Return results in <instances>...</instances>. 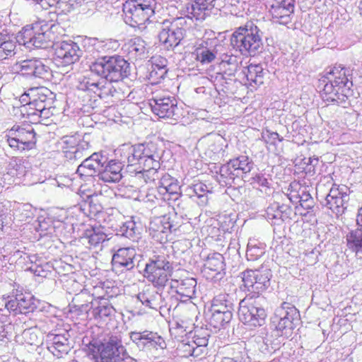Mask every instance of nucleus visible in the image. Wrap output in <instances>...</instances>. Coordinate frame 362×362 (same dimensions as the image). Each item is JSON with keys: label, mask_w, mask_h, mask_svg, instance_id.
<instances>
[{"label": "nucleus", "mask_w": 362, "mask_h": 362, "mask_svg": "<svg viewBox=\"0 0 362 362\" xmlns=\"http://www.w3.org/2000/svg\"><path fill=\"white\" fill-rule=\"evenodd\" d=\"M323 86L322 99L329 103L346 107L353 85L350 71L341 65L329 68L320 79Z\"/></svg>", "instance_id": "nucleus-1"}, {"label": "nucleus", "mask_w": 362, "mask_h": 362, "mask_svg": "<svg viewBox=\"0 0 362 362\" xmlns=\"http://www.w3.org/2000/svg\"><path fill=\"white\" fill-rule=\"evenodd\" d=\"M86 346L88 356L95 362H119L127 355L121 337L117 334L93 339Z\"/></svg>", "instance_id": "nucleus-2"}, {"label": "nucleus", "mask_w": 362, "mask_h": 362, "mask_svg": "<svg viewBox=\"0 0 362 362\" xmlns=\"http://www.w3.org/2000/svg\"><path fill=\"white\" fill-rule=\"evenodd\" d=\"M262 32L252 21L236 29L230 37V45L243 55L255 56L262 49Z\"/></svg>", "instance_id": "nucleus-3"}, {"label": "nucleus", "mask_w": 362, "mask_h": 362, "mask_svg": "<svg viewBox=\"0 0 362 362\" xmlns=\"http://www.w3.org/2000/svg\"><path fill=\"white\" fill-rule=\"evenodd\" d=\"M92 73L111 82H119L130 74L129 63L119 55L98 58L90 65Z\"/></svg>", "instance_id": "nucleus-4"}, {"label": "nucleus", "mask_w": 362, "mask_h": 362, "mask_svg": "<svg viewBox=\"0 0 362 362\" xmlns=\"http://www.w3.org/2000/svg\"><path fill=\"white\" fill-rule=\"evenodd\" d=\"M42 87H33L24 91V122L37 124L40 117L48 118L52 115L49 108H47L46 95Z\"/></svg>", "instance_id": "nucleus-5"}, {"label": "nucleus", "mask_w": 362, "mask_h": 362, "mask_svg": "<svg viewBox=\"0 0 362 362\" xmlns=\"http://www.w3.org/2000/svg\"><path fill=\"white\" fill-rule=\"evenodd\" d=\"M173 271L171 257L162 253L153 255L146 264L144 276L155 287L163 288L172 276Z\"/></svg>", "instance_id": "nucleus-6"}, {"label": "nucleus", "mask_w": 362, "mask_h": 362, "mask_svg": "<svg viewBox=\"0 0 362 362\" xmlns=\"http://www.w3.org/2000/svg\"><path fill=\"white\" fill-rule=\"evenodd\" d=\"M155 0H128L123 4L124 22L134 28H145L154 15Z\"/></svg>", "instance_id": "nucleus-7"}, {"label": "nucleus", "mask_w": 362, "mask_h": 362, "mask_svg": "<svg viewBox=\"0 0 362 362\" xmlns=\"http://www.w3.org/2000/svg\"><path fill=\"white\" fill-rule=\"evenodd\" d=\"M262 298L247 296L239 303L240 320L250 328L261 327L265 323L266 311L261 305Z\"/></svg>", "instance_id": "nucleus-8"}, {"label": "nucleus", "mask_w": 362, "mask_h": 362, "mask_svg": "<svg viewBox=\"0 0 362 362\" xmlns=\"http://www.w3.org/2000/svg\"><path fill=\"white\" fill-rule=\"evenodd\" d=\"M254 168L252 160L247 156H240L230 160L220 168V177L226 185L231 186L236 178L242 177L249 173Z\"/></svg>", "instance_id": "nucleus-9"}, {"label": "nucleus", "mask_w": 362, "mask_h": 362, "mask_svg": "<svg viewBox=\"0 0 362 362\" xmlns=\"http://www.w3.org/2000/svg\"><path fill=\"white\" fill-rule=\"evenodd\" d=\"M241 274L244 291L250 292L249 295L254 298L259 297V293L270 286L272 272L269 269H247Z\"/></svg>", "instance_id": "nucleus-10"}, {"label": "nucleus", "mask_w": 362, "mask_h": 362, "mask_svg": "<svg viewBox=\"0 0 362 362\" xmlns=\"http://www.w3.org/2000/svg\"><path fill=\"white\" fill-rule=\"evenodd\" d=\"M300 320L298 310L289 303L284 302L280 307L276 309L273 317V323L276 324V329L281 332V336L288 337L296 324Z\"/></svg>", "instance_id": "nucleus-11"}, {"label": "nucleus", "mask_w": 362, "mask_h": 362, "mask_svg": "<svg viewBox=\"0 0 362 362\" xmlns=\"http://www.w3.org/2000/svg\"><path fill=\"white\" fill-rule=\"evenodd\" d=\"M350 192V189L346 185H333L325 198L323 205L339 217L347 209Z\"/></svg>", "instance_id": "nucleus-12"}, {"label": "nucleus", "mask_w": 362, "mask_h": 362, "mask_svg": "<svg viewBox=\"0 0 362 362\" xmlns=\"http://www.w3.org/2000/svg\"><path fill=\"white\" fill-rule=\"evenodd\" d=\"M129 335L130 340L140 351L163 350L167 346L165 339L158 332L145 329L132 331Z\"/></svg>", "instance_id": "nucleus-13"}, {"label": "nucleus", "mask_w": 362, "mask_h": 362, "mask_svg": "<svg viewBox=\"0 0 362 362\" xmlns=\"http://www.w3.org/2000/svg\"><path fill=\"white\" fill-rule=\"evenodd\" d=\"M149 105L153 112L160 118H169L177 121L182 115L176 99L172 96L156 95L149 100Z\"/></svg>", "instance_id": "nucleus-14"}, {"label": "nucleus", "mask_w": 362, "mask_h": 362, "mask_svg": "<svg viewBox=\"0 0 362 362\" xmlns=\"http://www.w3.org/2000/svg\"><path fill=\"white\" fill-rule=\"evenodd\" d=\"M47 26L43 21L24 26V48H45L47 47L46 32Z\"/></svg>", "instance_id": "nucleus-15"}, {"label": "nucleus", "mask_w": 362, "mask_h": 362, "mask_svg": "<svg viewBox=\"0 0 362 362\" xmlns=\"http://www.w3.org/2000/svg\"><path fill=\"white\" fill-rule=\"evenodd\" d=\"M182 18H177L168 25L165 23L158 35L159 40L167 49L177 47L182 40L185 35V30L180 28Z\"/></svg>", "instance_id": "nucleus-16"}, {"label": "nucleus", "mask_w": 362, "mask_h": 362, "mask_svg": "<svg viewBox=\"0 0 362 362\" xmlns=\"http://www.w3.org/2000/svg\"><path fill=\"white\" fill-rule=\"evenodd\" d=\"M54 54L61 63L68 66L79 60L82 50L77 43L69 40L57 42L54 45Z\"/></svg>", "instance_id": "nucleus-17"}, {"label": "nucleus", "mask_w": 362, "mask_h": 362, "mask_svg": "<svg viewBox=\"0 0 362 362\" xmlns=\"http://www.w3.org/2000/svg\"><path fill=\"white\" fill-rule=\"evenodd\" d=\"M107 158L101 152H95L86 157L78 166L76 173L83 176H93L98 174V177L103 167L106 164Z\"/></svg>", "instance_id": "nucleus-18"}, {"label": "nucleus", "mask_w": 362, "mask_h": 362, "mask_svg": "<svg viewBox=\"0 0 362 362\" xmlns=\"http://www.w3.org/2000/svg\"><path fill=\"white\" fill-rule=\"evenodd\" d=\"M220 0H194L186 6L187 16L191 19L203 21L210 16L214 8L221 6Z\"/></svg>", "instance_id": "nucleus-19"}, {"label": "nucleus", "mask_w": 362, "mask_h": 362, "mask_svg": "<svg viewBox=\"0 0 362 362\" xmlns=\"http://www.w3.org/2000/svg\"><path fill=\"white\" fill-rule=\"evenodd\" d=\"M197 284L194 278L171 279L170 287L172 291L176 293L177 299L186 302L195 297Z\"/></svg>", "instance_id": "nucleus-20"}, {"label": "nucleus", "mask_w": 362, "mask_h": 362, "mask_svg": "<svg viewBox=\"0 0 362 362\" xmlns=\"http://www.w3.org/2000/svg\"><path fill=\"white\" fill-rule=\"evenodd\" d=\"M136 250L134 247H122L118 249L112 256L114 269L121 272L132 270L136 265Z\"/></svg>", "instance_id": "nucleus-21"}, {"label": "nucleus", "mask_w": 362, "mask_h": 362, "mask_svg": "<svg viewBox=\"0 0 362 362\" xmlns=\"http://www.w3.org/2000/svg\"><path fill=\"white\" fill-rule=\"evenodd\" d=\"M293 214V209L286 204H280L274 202L266 209V218L272 224L281 225L284 222H289Z\"/></svg>", "instance_id": "nucleus-22"}, {"label": "nucleus", "mask_w": 362, "mask_h": 362, "mask_svg": "<svg viewBox=\"0 0 362 362\" xmlns=\"http://www.w3.org/2000/svg\"><path fill=\"white\" fill-rule=\"evenodd\" d=\"M173 225L170 221L169 216H161L154 218L150 223L149 231L153 239L160 243L168 241V235L170 234Z\"/></svg>", "instance_id": "nucleus-23"}, {"label": "nucleus", "mask_w": 362, "mask_h": 362, "mask_svg": "<svg viewBox=\"0 0 362 362\" xmlns=\"http://www.w3.org/2000/svg\"><path fill=\"white\" fill-rule=\"evenodd\" d=\"M112 82L108 81H95L90 78H85L80 85V88L84 90H88L94 93L100 98L106 96H114L117 93L116 88L112 84Z\"/></svg>", "instance_id": "nucleus-24"}, {"label": "nucleus", "mask_w": 362, "mask_h": 362, "mask_svg": "<svg viewBox=\"0 0 362 362\" xmlns=\"http://www.w3.org/2000/svg\"><path fill=\"white\" fill-rule=\"evenodd\" d=\"M51 266L42 261L36 255L24 257V272L27 275L46 278L51 273Z\"/></svg>", "instance_id": "nucleus-25"}, {"label": "nucleus", "mask_w": 362, "mask_h": 362, "mask_svg": "<svg viewBox=\"0 0 362 362\" xmlns=\"http://www.w3.org/2000/svg\"><path fill=\"white\" fill-rule=\"evenodd\" d=\"M136 298L146 308L158 310L163 305V298L155 288L149 286L136 295Z\"/></svg>", "instance_id": "nucleus-26"}, {"label": "nucleus", "mask_w": 362, "mask_h": 362, "mask_svg": "<svg viewBox=\"0 0 362 362\" xmlns=\"http://www.w3.org/2000/svg\"><path fill=\"white\" fill-rule=\"evenodd\" d=\"M47 348L54 356L60 358L70 350L69 339L65 334L50 333L47 336Z\"/></svg>", "instance_id": "nucleus-27"}, {"label": "nucleus", "mask_w": 362, "mask_h": 362, "mask_svg": "<svg viewBox=\"0 0 362 362\" xmlns=\"http://www.w3.org/2000/svg\"><path fill=\"white\" fill-rule=\"evenodd\" d=\"M122 164L121 162L111 160L107 161L100 173L99 179L105 182H117L122 177Z\"/></svg>", "instance_id": "nucleus-28"}, {"label": "nucleus", "mask_w": 362, "mask_h": 362, "mask_svg": "<svg viewBox=\"0 0 362 362\" xmlns=\"http://www.w3.org/2000/svg\"><path fill=\"white\" fill-rule=\"evenodd\" d=\"M121 152V156L122 162H127L128 165L134 166L137 165L136 170L142 169L141 163V153L139 144L134 146H130L129 144H124L119 149Z\"/></svg>", "instance_id": "nucleus-29"}, {"label": "nucleus", "mask_w": 362, "mask_h": 362, "mask_svg": "<svg viewBox=\"0 0 362 362\" xmlns=\"http://www.w3.org/2000/svg\"><path fill=\"white\" fill-rule=\"evenodd\" d=\"M49 72V67L36 57L24 59V77L45 78L48 76Z\"/></svg>", "instance_id": "nucleus-30"}, {"label": "nucleus", "mask_w": 362, "mask_h": 362, "mask_svg": "<svg viewBox=\"0 0 362 362\" xmlns=\"http://www.w3.org/2000/svg\"><path fill=\"white\" fill-rule=\"evenodd\" d=\"M221 48V45H217L214 48L200 45L195 49L193 54L195 56L196 60L202 64H208L216 59Z\"/></svg>", "instance_id": "nucleus-31"}, {"label": "nucleus", "mask_w": 362, "mask_h": 362, "mask_svg": "<svg viewBox=\"0 0 362 362\" xmlns=\"http://www.w3.org/2000/svg\"><path fill=\"white\" fill-rule=\"evenodd\" d=\"M185 192L190 197H197L199 199V204L204 206L208 202L207 194L211 192L210 187L203 182H197L188 186Z\"/></svg>", "instance_id": "nucleus-32"}, {"label": "nucleus", "mask_w": 362, "mask_h": 362, "mask_svg": "<svg viewBox=\"0 0 362 362\" xmlns=\"http://www.w3.org/2000/svg\"><path fill=\"white\" fill-rule=\"evenodd\" d=\"M107 239V235L100 229L93 228L86 230L81 238V242L87 247H97Z\"/></svg>", "instance_id": "nucleus-33"}, {"label": "nucleus", "mask_w": 362, "mask_h": 362, "mask_svg": "<svg viewBox=\"0 0 362 362\" xmlns=\"http://www.w3.org/2000/svg\"><path fill=\"white\" fill-rule=\"evenodd\" d=\"M250 86L255 87L263 83V68L260 64H250L243 71Z\"/></svg>", "instance_id": "nucleus-34"}, {"label": "nucleus", "mask_w": 362, "mask_h": 362, "mask_svg": "<svg viewBox=\"0 0 362 362\" xmlns=\"http://www.w3.org/2000/svg\"><path fill=\"white\" fill-rule=\"evenodd\" d=\"M16 44L6 32L0 33V60L6 59L16 54Z\"/></svg>", "instance_id": "nucleus-35"}, {"label": "nucleus", "mask_w": 362, "mask_h": 362, "mask_svg": "<svg viewBox=\"0 0 362 362\" xmlns=\"http://www.w3.org/2000/svg\"><path fill=\"white\" fill-rule=\"evenodd\" d=\"M145 41L141 37H134L132 39L128 44V54L130 58L143 59L146 55V47Z\"/></svg>", "instance_id": "nucleus-36"}, {"label": "nucleus", "mask_w": 362, "mask_h": 362, "mask_svg": "<svg viewBox=\"0 0 362 362\" xmlns=\"http://www.w3.org/2000/svg\"><path fill=\"white\" fill-rule=\"evenodd\" d=\"M248 182L254 188L259 189L265 196H269L273 193L272 183L264 174L257 173L251 177Z\"/></svg>", "instance_id": "nucleus-37"}, {"label": "nucleus", "mask_w": 362, "mask_h": 362, "mask_svg": "<svg viewBox=\"0 0 362 362\" xmlns=\"http://www.w3.org/2000/svg\"><path fill=\"white\" fill-rule=\"evenodd\" d=\"M211 315L209 318V325L215 329H221L226 328V326L230 322L233 317V313H224L218 310H211Z\"/></svg>", "instance_id": "nucleus-38"}, {"label": "nucleus", "mask_w": 362, "mask_h": 362, "mask_svg": "<svg viewBox=\"0 0 362 362\" xmlns=\"http://www.w3.org/2000/svg\"><path fill=\"white\" fill-rule=\"evenodd\" d=\"M117 233L122 236L135 240L139 238L140 228L137 226L134 218L132 217L129 220L126 221L119 226Z\"/></svg>", "instance_id": "nucleus-39"}, {"label": "nucleus", "mask_w": 362, "mask_h": 362, "mask_svg": "<svg viewBox=\"0 0 362 362\" xmlns=\"http://www.w3.org/2000/svg\"><path fill=\"white\" fill-rule=\"evenodd\" d=\"M224 258L218 252L209 255L204 263L205 269H209L218 274L224 270Z\"/></svg>", "instance_id": "nucleus-40"}, {"label": "nucleus", "mask_w": 362, "mask_h": 362, "mask_svg": "<svg viewBox=\"0 0 362 362\" xmlns=\"http://www.w3.org/2000/svg\"><path fill=\"white\" fill-rule=\"evenodd\" d=\"M272 18L276 23L287 25L291 22V15L293 13L291 7L288 8H273L270 9Z\"/></svg>", "instance_id": "nucleus-41"}, {"label": "nucleus", "mask_w": 362, "mask_h": 362, "mask_svg": "<svg viewBox=\"0 0 362 362\" xmlns=\"http://www.w3.org/2000/svg\"><path fill=\"white\" fill-rule=\"evenodd\" d=\"M348 247L355 253L362 252V229L356 228L346 235Z\"/></svg>", "instance_id": "nucleus-42"}, {"label": "nucleus", "mask_w": 362, "mask_h": 362, "mask_svg": "<svg viewBox=\"0 0 362 362\" xmlns=\"http://www.w3.org/2000/svg\"><path fill=\"white\" fill-rule=\"evenodd\" d=\"M39 304L40 300L30 293H24V317H27L29 313H31V316L28 318L32 320L36 315L35 313L40 311Z\"/></svg>", "instance_id": "nucleus-43"}, {"label": "nucleus", "mask_w": 362, "mask_h": 362, "mask_svg": "<svg viewBox=\"0 0 362 362\" xmlns=\"http://www.w3.org/2000/svg\"><path fill=\"white\" fill-rule=\"evenodd\" d=\"M181 189L177 180H175L171 185L167 188H161L160 193L158 196L160 197V199L164 201H176L180 197Z\"/></svg>", "instance_id": "nucleus-44"}, {"label": "nucleus", "mask_w": 362, "mask_h": 362, "mask_svg": "<svg viewBox=\"0 0 362 362\" xmlns=\"http://www.w3.org/2000/svg\"><path fill=\"white\" fill-rule=\"evenodd\" d=\"M90 144L88 142L83 141L77 146L73 151H68L66 158L70 160H78L90 156Z\"/></svg>", "instance_id": "nucleus-45"}, {"label": "nucleus", "mask_w": 362, "mask_h": 362, "mask_svg": "<svg viewBox=\"0 0 362 362\" xmlns=\"http://www.w3.org/2000/svg\"><path fill=\"white\" fill-rule=\"evenodd\" d=\"M115 313V308L107 302L106 299L102 298L98 305L93 309L92 314L95 318L103 319L109 317Z\"/></svg>", "instance_id": "nucleus-46"}, {"label": "nucleus", "mask_w": 362, "mask_h": 362, "mask_svg": "<svg viewBox=\"0 0 362 362\" xmlns=\"http://www.w3.org/2000/svg\"><path fill=\"white\" fill-rule=\"evenodd\" d=\"M233 349L234 351L233 357H224L221 362H248L249 357L244 344H234Z\"/></svg>", "instance_id": "nucleus-47"}, {"label": "nucleus", "mask_w": 362, "mask_h": 362, "mask_svg": "<svg viewBox=\"0 0 362 362\" xmlns=\"http://www.w3.org/2000/svg\"><path fill=\"white\" fill-rule=\"evenodd\" d=\"M218 54L220 59L221 60V64L223 66L224 64L230 66V68L228 69V75L234 76L238 66V59L237 57L228 52L221 53L218 52Z\"/></svg>", "instance_id": "nucleus-48"}, {"label": "nucleus", "mask_w": 362, "mask_h": 362, "mask_svg": "<svg viewBox=\"0 0 362 362\" xmlns=\"http://www.w3.org/2000/svg\"><path fill=\"white\" fill-rule=\"evenodd\" d=\"M24 122V151L25 149L32 150L36 145V134L33 126L25 124Z\"/></svg>", "instance_id": "nucleus-49"}, {"label": "nucleus", "mask_w": 362, "mask_h": 362, "mask_svg": "<svg viewBox=\"0 0 362 362\" xmlns=\"http://www.w3.org/2000/svg\"><path fill=\"white\" fill-rule=\"evenodd\" d=\"M161 155L162 151H159L151 155L144 156V158H141L142 163V169H146V168L159 169Z\"/></svg>", "instance_id": "nucleus-50"}, {"label": "nucleus", "mask_w": 362, "mask_h": 362, "mask_svg": "<svg viewBox=\"0 0 362 362\" xmlns=\"http://www.w3.org/2000/svg\"><path fill=\"white\" fill-rule=\"evenodd\" d=\"M46 223H42L38 218L34 220L33 222L28 221L27 231H29L30 233L35 232L34 238H39L46 234Z\"/></svg>", "instance_id": "nucleus-51"}, {"label": "nucleus", "mask_w": 362, "mask_h": 362, "mask_svg": "<svg viewBox=\"0 0 362 362\" xmlns=\"http://www.w3.org/2000/svg\"><path fill=\"white\" fill-rule=\"evenodd\" d=\"M264 254V247L262 245H257L249 243L246 251V257L248 261H255Z\"/></svg>", "instance_id": "nucleus-52"}, {"label": "nucleus", "mask_w": 362, "mask_h": 362, "mask_svg": "<svg viewBox=\"0 0 362 362\" xmlns=\"http://www.w3.org/2000/svg\"><path fill=\"white\" fill-rule=\"evenodd\" d=\"M80 144L76 136H64L61 139V145L64 156L66 157L68 151H73Z\"/></svg>", "instance_id": "nucleus-53"}, {"label": "nucleus", "mask_w": 362, "mask_h": 362, "mask_svg": "<svg viewBox=\"0 0 362 362\" xmlns=\"http://www.w3.org/2000/svg\"><path fill=\"white\" fill-rule=\"evenodd\" d=\"M209 334L206 330L195 331L194 335L192 340L194 346L197 347L198 351L201 352L200 347H205L208 344Z\"/></svg>", "instance_id": "nucleus-54"}, {"label": "nucleus", "mask_w": 362, "mask_h": 362, "mask_svg": "<svg viewBox=\"0 0 362 362\" xmlns=\"http://www.w3.org/2000/svg\"><path fill=\"white\" fill-rule=\"evenodd\" d=\"M178 350L184 357L198 356L201 354L200 351H198L197 347L194 346L192 341L181 343L178 346Z\"/></svg>", "instance_id": "nucleus-55"}, {"label": "nucleus", "mask_w": 362, "mask_h": 362, "mask_svg": "<svg viewBox=\"0 0 362 362\" xmlns=\"http://www.w3.org/2000/svg\"><path fill=\"white\" fill-rule=\"evenodd\" d=\"M158 170L159 169L146 168V169H141L138 173L142 174L143 178L146 183L153 182L156 185V183H157L156 180H158L160 175Z\"/></svg>", "instance_id": "nucleus-56"}, {"label": "nucleus", "mask_w": 362, "mask_h": 362, "mask_svg": "<svg viewBox=\"0 0 362 362\" xmlns=\"http://www.w3.org/2000/svg\"><path fill=\"white\" fill-rule=\"evenodd\" d=\"M64 2L62 0H39L35 3V10L39 11L41 10H47L49 8L56 6L59 8H62V5Z\"/></svg>", "instance_id": "nucleus-57"}, {"label": "nucleus", "mask_w": 362, "mask_h": 362, "mask_svg": "<svg viewBox=\"0 0 362 362\" xmlns=\"http://www.w3.org/2000/svg\"><path fill=\"white\" fill-rule=\"evenodd\" d=\"M262 139L269 145L276 146L277 142H281L284 140V138L281 136L277 132H271L266 129L262 133Z\"/></svg>", "instance_id": "nucleus-58"}, {"label": "nucleus", "mask_w": 362, "mask_h": 362, "mask_svg": "<svg viewBox=\"0 0 362 362\" xmlns=\"http://www.w3.org/2000/svg\"><path fill=\"white\" fill-rule=\"evenodd\" d=\"M300 205L302 208L309 210L313 207V199L310 194L305 190V187H300V197L299 199Z\"/></svg>", "instance_id": "nucleus-59"}, {"label": "nucleus", "mask_w": 362, "mask_h": 362, "mask_svg": "<svg viewBox=\"0 0 362 362\" xmlns=\"http://www.w3.org/2000/svg\"><path fill=\"white\" fill-rule=\"evenodd\" d=\"M36 213L37 209L30 204H24V230H27L28 221L33 222L38 218L36 217Z\"/></svg>", "instance_id": "nucleus-60"}, {"label": "nucleus", "mask_w": 362, "mask_h": 362, "mask_svg": "<svg viewBox=\"0 0 362 362\" xmlns=\"http://www.w3.org/2000/svg\"><path fill=\"white\" fill-rule=\"evenodd\" d=\"M140 151H139L141 153L142 158H144V156L151 155L153 153H155L159 151H161L158 146V144L153 142H148V143H144V144H139Z\"/></svg>", "instance_id": "nucleus-61"}, {"label": "nucleus", "mask_w": 362, "mask_h": 362, "mask_svg": "<svg viewBox=\"0 0 362 362\" xmlns=\"http://www.w3.org/2000/svg\"><path fill=\"white\" fill-rule=\"evenodd\" d=\"M22 300L23 298H12L6 303V307L10 312H13L14 315L21 314L23 313L21 305Z\"/></svg>", "instance_id": "nucleus-62"}, {"label": "nucleus", "mask_w": 362, "mask_h": 362, "mask_svg": "<svg viewBox=\"0 0 362 362\" xmlns=\"http://www.w3.org/2000/svg\"><path fill=\"white\" fill-rule=\"evenodd\" d=\"M175 180V179L171 177L170 175L162 173V175H160V178L158 179L157 183H156L158 194L160 193L161 188H164L165 189Z\"/></svg>", "instance_id": "nucleus-63"}, {"label": "nucleus", "mask_w": 362, "mask_h": 362, "mask_svg": "<svg viewBox=\"0 0 362 362\" xmlns=\"http://www.w3.org/2000/svg\"><path fill=\"white\" fill-rule=\"evenodd\" d=\"M151 68L167 70V59L160 55L153 56L151 59Z\"/></svg>", "instance_id": "nucleus-64"}]
</instances>
